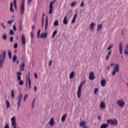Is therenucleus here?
Here are the masks:
<instances>
[{"instance_id": "obj_55", "label": "nucleus", "mask_w": 128, "mask_h": 128, "mask_svg": "<svg viewBox=\"0 0 128 128\" xmlns=\"http://www.w3.org/2000/svg\"><path fill=\"white\" fill-rule=\"evenodd\" d=\"M32 0H28V4H32Z\"/></svg>"}, {"instance_id": "obj_18", "label": "nucleus", "mask_w": 128, "mask_h": 128, "mask_svg": "<svg viewBox=\"0 0 128 128\" xmlns=\"http://www.w3.org/2000/svg\"><path fill=\"white\" fill-rule=\"evenodd\" d=\"M46 36H48V33L46 32H44V33H42L40 36V38H42V37L44 38H46Z\"/></svg>"}, {"instance_id": "obj_30", "label": "nucleus", "mask_w": 128, "mask_h": 128, "mask_svg": "<svg viewBox=\"0 0 128 128\" xmlns=\"http://www.w3.org/2000/svg\"><path fill=\"white\" fill-rule=\"evenodd\" d=\"M16 60H18V57L14 55V56H13L12 57L13 62H16Z\"/></svg>"}, {"instance_id": "obj_3", "label": "nucleus", "mask_w": 128, "mask_h": 128, "mask_svg": "<svg viewBox=\"0 0 128 128\" xmlns=\"http://www.w3.org/2000/svg\"><path fill=\"white\" fill-rule=\"evenodd\" d=\"M82 82H81L78 88V90L77 91V97L78 98H80V96H82Z\"/></svg>"}, {"instance_id": "obj_15", "label": "nucleus", "mask_w": 128, "mask_h": 128, "mask_svg": "<svg viewBox=\"0 0 128 128\" xmlns=\"http://www.w3.org/2000/svg\"><path fill=\"white\" fill-rule=\"evenodd\" d=\"M119 50H120V54H122V42H120Z\"/></svg>"}, {"instance_id": "obj_58", "label": "nucleus", "mask_w": 128, "mask_h": 128, "mask_svg": "<svg viewBox=\"0 0 128 128\" xmlns=\"http://www.w3.org/2000/svg\"><path fill=\"white\" fill-rule=\"evenodd\" d=\"M76 18H78V15L76 14H74L73 18L76 19Z\"/></svg>"}, {"instance_id": "obj_33", "label": "nucleus", "mask_w": 128, "mask_h": 128, "mask_svg": "<svg viewBox=\"0 0 128 128\" xmlns=\"http://www.w3.org/2000/svg\"><path fill=\"white\" fill-rule=\"evenodd\" d=\"M24 63H23L20 67V70H24Z\"/></svg>"}, {"instance_id": "obj_35", "label": "nucleus", "mask_w": 128, "mask_h": 128, "mask_svg": "<svg viewBox=\"0 0 128 128\" xmlns=\"http://www.w3.org/2000/svg\"><path fill=\"white\" fill-rule=\"evenodd\" d=\"M76 2H74L71 4V7L74 8V6H76Z\"/></svg>"}, {"instance_id": "obj_10", "label": "nucleus", "mask_w": 128, "mask_h": 128, "mask_svg": "<svg viewBox=\"0 0 128 128\" xmlns=\"http://www.w3.org/2000/svg\"><path fill=\"white\" fill-rule=\"evenodd\" d=\"M117 104H118L119 106L122 108L124 106V102L122 100H118L116 102Z\"/></svg>"}, {"instance_id": "obj_1", "label": "nucleus", "mask_w": 128, "mask_h": 128, "mask_svg": "<svg viewBox=\"0 0 128 128\" xmlns=\"http://www.w3.org/2000/svg\"><path fill=\"white\" fill-rule=\"evenodd\" d=\"M6 51L2 52V54H0V68H2L4 66V62L6 60Z\"/></svg>"}, {"instance_id": "obj_54", "label": "nucleus", "mask_w": 128, "mask_h": 128, "mask_svg": "<svg viewBox=\"0 0 128 128\" xmlns=\"http://www.w3.org/2000/svg\"><path fill=\"white\" fill-rule=\"evenodd\" d=\"M76 18H73L72 20V24H74V22H76Z\"/></svg>"}, {"instance_id": "obj_60", "label": "nucleus", "mask_w": 128, "mask_h": 128, "mask_svg": "<svg viewBox=\"0 0 128 128\" xmlns=\"http://www.w3.org/2000/svg\"><path fill=\"white\" fill-rule=\"evenodd\" d=\"M32 104H36V98H34L33 100Z\"/></svg>"}, {"instance_id": "obj_40", "label": "nucleus", "mask_w": 128, "mask_h": 128, "mask_svg": "<svg viewBox=\"0 0 128 128\" xmlns=\"http://www.w3.org/2000/svg\"><path fill=\"white\" fill-rule=\"evenodd\" d=\"M10 34H11V36L14 34V30H12V29L10 30Z\"/></svg>"}, {"instance_id": "obj_28", "label": "nucleus", "mask_w": 128, "mask_h": 128, "mask_svg": "<svg viewBox=\"0 0 128 128\" xmlns=\"http://www.w3.org/2000/svg\"><path fill=\"white\" fill-rule=\"evenodd\" d=\"M6 108H8L10 106V101L6 100Z\"/></svg>"}, {"instance_id": "obj_2", "label": "nucleus", "mask_w": 128, "mask_h": 128, "mask_svg": "<svg viewBox=\"0 0 128 128\" xmlns=\"http://www.w3.org/2000/svg\"><path fill=\"white\" fill-rule=\"evenodd\" d=\"M22 94L20 93L18 94V96H17L18 102H17V108L18 110L20 108V102H22Z\"/></svg>"}, {"instance_id": "obj_37", "label": "nucleus", "mask_w": 128, "mask_h": 128, "mask_svg": "<svg viewBox=\"0 0 128 128\" xmlns=\"http://www.w3.org/2000/svg\"><path fill=\"white\" fill-rule=\"evenodd\" d=\"M58 32V31L56 30H55L52 34V38H54V36L56 34V33Z\"/></svg>"}, {"instance_id": "obj_24", "label": "nucleus", "mask_w": 128, "mask_h": 128, "mask_svg": "<svg viewBox=\"0 0 128 128\" xmlns=\"http://www.w3.org/2000/svg\"><path fill=\"white\" fill-rule=\"evenodd\" d=\"M80 126H86V122L81 120L80 122Z\"/></svg>"}, {"instance_id": "obj_13", "label": "nucleus", "mask_w": 128, "mask_h": 128, "mask_svg": "<svg viewBox=\"0 0 128 128\" xmlns=\"http://www.w3.org/2000/svg\"><path fill=\"white\" fill-rule=\"evenodd\" d=\"M48 16H46L45 22V30H48Z\"/></svg>"}, {"instance_id": "obj_64", "label": "nucleus", "mask_w": 128, "mask_h": 128, "mask_svg": "<svg viewBox=\"0 0 128 128\" xmlns=\"http://www.w3.org/2000/svg\"><path fill=\"white\" fill-rule=\"evenodd\" d=\"M34 106H35V104H32V108H34Z\"/></svg>"}, {"instance_id": "obj_45", "label": "nucleus", "mask_w": 128, "mask_h": 128, "mask_svg": "<svg viewBox=\"0 0 128 128\" xmlns=\"http://www.w3.org/2000/svg\"><path fill=\"white\" fill-rule=\"evenodd\" d=\"M13 30H14V32H16V24H14L13 26Z\"/></svg>"}, {"instance_id": "obj_31", "label": "nucleus", "mask_w": 128, "mask_h": 128, "mask_svg": "<svg viewBox=\"0 0 128 128\" xmlns=\"http://www.w3.org/2000/svg\"><path fill=\"white\" fill-rule=\"evenodd\" d=\"M2 38L4 40H6L8 38V36H6V34H4V35L2 36Z\"/></svg>"}, {"instance_id": "obj_44", "label": "nucleus", "mask_w": 128, "mask_h": 128, "mask_svg": "<svg viewBox=\"0 0 128 128\" xmlns=\"http://www.w3.org/2000/svg\"><path fill=\"white\" fill-rule=\"evenodd\" d=\"M22 30V24L20 23V30Z\"/></svg>"}, {"instance_id": "obj_63", "label": "nucleus", "mask_w": 128, "mask_h": 128, "mask_svg": "<svg viewBox=\"0 0 128 128\" xmlns=\"http://www.w3.org/2000/svg\"><path fill=\"white\" fill-rule=\"evenodd\" d=\"M14 5L16 4V0H14Z\"/></svg>"}, {"instance_id": "obj_21", "label": "nucleus", "mask_w": 128, "mask_h": 128, "mask_svg": "<svg viewBox=\"0 0 128 128\" xmlns=\"http://www.w3.org/2000/svg\"><path fill=\"white\" fill-rule=\"evenodd\" d=\"M124 54H128V44L126 46V48L124 49Z\"/></svg>"}, {"instance_id": "obj_50", "label": "nucleus", "mask_w": 128, "mask_h": 128, "mask_svg": "<svg viewBox=\"0 0 128 128\" xmlns=\"http://www.w3.org/2000/svg\"><path fill=\"white\" fill-rule=\"evenodd\" d=\"M18 80L19 82L20 80H22V77L20 76H17Z\"/></svg>"}, {"instance_id": "obj_53", "label": "nucleus", "mask_w": 128, "mask_h": 128, "mask_svg": "<svg viewBox=\"0 0 128 128\" xmlns=\"http://www.w3.org/2000/svg\"><path fill=\"white\" fill-rule=\"evenodd\" d=\"M84 2H82L80 5V7L84 8Z\"/></svg>"}, {"instance_id": "obj_20", "label": "nucleus", "mask_w": 128, "mask_h": 128, "mask_svg": "<svg viewBox=\"0 0 128 128\" xmlns=\"http://www.w3.org/2000/svg\"><path fill=\"white\" fill-rule=\"evenodd\" d=\"M68 22L66 18V16H65L63 20V24H68Z\"/></svg>"}, {"instance_id": "obj_14", "label": "nucleus", "mask_w": 128, "mask_h": 128, "mask_svg": "<svg viewBox=\"0 0 128 128\" xmlns=\"http://www.w3.org/2000/svg\"><path fill=\"white\" fill-rule=\"evenodd\" d=\"M48 124L51 126L54 125V118H52L50 119V121L49 122Z\"/></svg>"}, {"instance_id": "obj_42", "label": "nucleus", "mask_w": 128, "mask_h": 128, "mask_svg": "<svg viewBox=\"0 0 128 128\" xmlns=\"http://www.w3.org/2000/svg\"><path fill=\"white\" fill-rule=\"evenodd\" d=\"M28 98V94H25L24 98V101L26 102V98Z\"/></svg>"}, {"instance_id": "obj_41", "label": "nucleus", "mask_w": 128, "mask_h": 128, "mask_svg": "<svg viewBox=\"0 0 128 128\" xmlns=\"http://www.w3.org/2000/svg\"><path fill=\"white\" fill-rule=\"evenodd\" d=\"M30 34L32 40V39L34 38V32L33 31L31 32L30 33Z\"/></svg>"}, {"instance_id": "obj_29", "label": "nucleus", "mask_w": 128, "mask_h": 128, "mask_svg": "<svg viewBox=\"0 0 128 128\" xmlns=\"http://www.w3.org/2000/svg\"><path fill=\"white\" fill-rule=\"evenodd\" d=\"M58 26V20H56L54 22V26Z\"/></svg>"}, {"instance_id": "obj_56", "label": "nucleus", "mask_w": 128, "mask_h": 128, "mask_svg": "<svg viewBox=\"0 0 128 128\" xmlns=\"http://www.w3.org/2000/svg\"><path fill=\"white\" fill-rule=\"evenodd\" d=\"M34 28H36V26L34 25H32V31L34 30Z\"/></svg>"}, {"instance_id": "obj_57", "label": "nucleus", "mask_w": 128, "mask_h": 128, "mask_svg": "<svg viewBox=\"0 0 128 128\" xmlns=\"http://www.w3.org/2000/svg\"><path fill=\"white\" fill-rule=\"evenodd\" d=\"M10 41L12 42H14V37L12 36L10 37Z\"/></svg>"}, {"instance_id": "obj_47", "label": "nucleus", "mask_w": 128, "mask_h": 128, "mask_svg": "<svg viewBox=\"0 0 128 128\" xmlns=\"http://www.w3.org/2000/svg\"><path fill=\"white\" fill-rule=\"evenodd\" d=\"M14 48H18V43H16L14 45Z\"/></svg>"}, {"instance_id": "obj_38", "label": "nucleus", "mask_w": 128, "mask_h": 128, "mask_svg": "<svg viewBox=\"0 0 128 128\" xmlns=\"http://www.w3.org/2000/svg\"><path fill=\"white\" fill-rule=\"evenodd\" d=\"M40 29H39L38 30V33H37V36L38 38H40Z\"/></svg>"}, {"instance_id": "obj_17", "label": "nucleus", "mask_w": 128, "mask_h": 128, "mask_svg": "<svg viewBox=\"0 0 128 128\" xmlns=\"http://www.w3.org/2000/svg\"><path fill=\"white\" fill-rule=\"evenodd\" d=\"M106 81L105 79H102V80H101L100 84L102 86H106Z\"/></svg>"}, {"instance_id": "obj_16", "label": "nucleus", "mask_w": 128, "mask_h": 128, "mask_svg": "<svg viewBox=\"0 0 128 128\" xmlns=\"http://www.w3.org/2000/svg\"><path fill=\"white\" fill-rule=\"evenodd\" d=\"M66 116H68V114H65L64 115H63L62 117L61 120L64 122L66 121Z\"/></svg>"}, {"instance_id": "obj_49", "label": "nucleus", "mask_w": 128, "mask_h": 128, "mask_svg": "<svg viewBox=\"0 0 128 128\" xmlns=\"http://www.w3.org/2000/svg\"><path fill=\"white\" fill-rule=\"evenodd\" d=\"M4 128H10V125H8V124H6Z\"/></svg>"}, {"instance_id": "obj_8", "label": "nucleus", "mask_w": 128, "mask_h": 128, "mask_svg": "<svg viewBox=\"0 0 128 128\" xmlns=\"http://www.w3.org/2000/svg\"><path fill=\"white\" fill-rule=\"evenodd\" d=\"M24 14V0H22L20 6V14Z\"/></svg>"}, {"instance_id": "obj_46", "label": "nucleus", "mask_w": 128, "mask_h": 128, "mask_svg": "<svg viewBox=\"0 0 128 128\" xmlns=\"http://www.w3.org/2000/svg\"><path fill=\"white\" fill-rule=\"evenodd\" d=\"M52 60H50L49 62L48 66H52Z\"/></svg>"}, {"instance_id": "obj_48", "label": "nucleus", "mask_w": 128, "mask_h": 128, "mask_svg": "<svg viewBox=\"0 0 128 128\" xmlns=\"http://www.w3.org/2000/svg\"><path fill=\"white\" fill-rule=\"evenodd\" d=\"M112 46H114V45H110L109 47H108V50H110L111 48H112Z\"/></svg>"}, {"instance_id": "obj_43", "label": "nucleus", "mask_w": 128, "mask_h": 128, "mask_svg": "<svg viewBox=\"0 0 128 128\" xmlns=\"http://www.w3.org/2000/svg\"><path fill=\"white\" fill-rule=\"evenodd\" d=\"M28 85L32 84V80L30 79H28Z\"/></svg>"}, {"instance_id": "obj_19", "label": "nucleus", "mask_w": 128, "mask_h": 128, "mask_svg": "<svg viewBox=\"0 0 128 128\" xmlns=\"http://www.w3.org/2000/svg\"><path fill=\"white\" fill-rule=\"evenodd\" d=\"M106 108V104L104 103V102H102L100 104V108H102L104 110V108Z\"/></svg>"}, {"instance_id": "obj_22", "label": "nucleus", "mask_w": 128, "mask_h": 128, "mask_svg": "<svg viewBox=\"0 0 128 128\" xmlns=\"http://www.w3.org/2000/svg\"><path fill=\"white\" fill-rule=\"evenodd\" d=\"M12 6H14V5L12 4V2L10 3V12H14V8H12Z\"/></svg>"}, {"instance_id": "obj_12", "label": "nucleus", "mask_w": 128, "mask_h": 128, "mask_svg": "<svg viewBox=\"0 0 128 128\" xmlns=\"http://www.w3.org/2000/svg\"><path fill=\"white\" fill-rule=\"evenodd\" d=\"M30 79V72H28V75L26 76V88L28 90V80Z\"/></svg>"}, {"instance_id": "obj_7", "label": "nucleus", "mask_w": 128, "mask_h": 128, "mask_svg": "<svg viewBox=\"0 0 128 128\" xmlns=\"http://www.w3.org/2000/svg\"><path fill=\"white\" fill-rule=\"evenodd\" d=\"M12 126V128H16V117H12L11 120Z\"/></svg>"}, {"instance_id": "obj_32", "label": "nucleus", "mask_w": 128, "mask_h": 128, "mask_svg": "<svg viewBox=\"0 0 128 128\" xmlns=\"http://www.w3.org/2000/svg\"><path fill=\"white\" fill-rule=\"evenodd\" d=\"M98 94V88H95L94 90V94Z\"/></svg>"}, {"instance_id": "obj_4", "label": "nucleus", "mask_w": 128, "mask_h": 128, "mask_svg": "<svg viewBox=\"0 0 128 128\" xmlns=\"http://www.w3.org/2000/svg\"><path fill=\"white\" fill-rule=\"evenodd\" d=\"M107 124H110L112 126H117L118 122L116 120L108 119L106 120Z\"/></svg>"}, {"instance_id": "obj_11", "label": "nucleus", "mask_w": 128, "mask_h": 128, "mask_svg": "<svg viewBox=\"0 0 128 128\" xmlns=\"http://www.w3.org/2000/svg\"><path fill=\"white\" fill-rule=\"evenodd\" d=\"M89 78L92 80H94V72H91L89 74Z\"/></svg>"}, {"instance_id": "obj_26", "label": "nucleus", "mask_w": 128, "mask_h": 128, "mask_svg": "<svg viewBox=\"0 0 128 128\" xmlns=\"http://www.w3.org/2000/svg\"><path fill=\"white\" fill-rule=\"evenodd\" d=\"M95 24L93 22H92L90 24V28L91 30H94V26Z\"/></svg>"}, {"instance_id": "obj_25", "label": "nucleus", "mask_w": 128, "mask_h": 128, "mask_svg": "<svg viewBox=\"0 0 128 128\" xmlns=\"http://www.w3.org/2000/svg\"><path fill=\"white\" fill-rule=\"evenodd\" d=\"M102 24H100L97 26L96 30L97 32H98V30H102Z\"/></svg>"}, {"instance_id": "obj_39", "label": "nucleus", "mask_w": 128, "mask_h": 128, "mask_svg": "<svg viewBox=\"0 0 128 128\" xmlns=\"http://www.w3.org/2000/svg\"><path fill=\"white\" fill-rule=\"evenodd\" d=\"M19 84H20V86H23L24 85V80H19Z\"/></svg>"}, {"instance_id": "obj_6", "label": "nucleus", "mask_w": 128, "mask_h": 128, "mask_svg": "<svg viewBox=\"0 0 128 128\" xmlns=\"http://www.w3.org/2000/svg\"><path fill=\"white\" fill-rule=\"evenodd\" d=\"M56 2V0H54L53 1H52L50 2V4L49 6V12H48L49 14H52V10H54L52 5L54 4V2Z\"/></svg>"}, {"instance_id": "obj_9", "label": "nucleus", "mask_w": 128, "mask_h": 128, "mask_svg": "<svg viewBox=\"0 0 128 128\" xmlns=\"http://www.w3.org/2000/svg\"><path fill=\"white\" fill-rule=\"evenodd\" d=\"M21 42L23 46H26V36H24V34H22V36L21 37Z\"/></svg>"}, {"instance_id": "obj_52", "label": "nucleus", "mask_w": 128, "mask_h": 128, "mask_svg": "<svg viewBox=\"0 0 128 128\" xmlns=\"http://www.w3.org/2000/svg\"><path fill=\"white\" fill-rule=\"evenodd\" d=\"M12 22H14V20H10V21H8V24H12Z\"/></svg>"}, {"instance_id": "obj_5", "label": "nucleus", "mask_w": 128, "mask_h": 128, "mask_svg": "<svg viewBox=\"0 0 128 128\" xmlns=\"http://www.w3.org/2000/svg\"><path fill=\"white\" fill-rule=\"evenodd\" d=\"M120 72V65L116 64L114 66V70L112 72V76H116V72Z\"/></svg>"}, {"instance_id": "obj_51", "label": "nucleus", "mask_w": 128, "mask_h": 128, "mask_svg": "<svg viewBox=\"0 0 128 128\" xmlns=\"http://www.w3.org/2000/svg\"><path fill=\"white\" fill-rule=\"evenodd\" d=\"M17 74H18L17 76H22V72H17Z\"/></svg>"}, {"instance_id": "obj_34", "label": "nucleus", "mask_w": 128, "mask_h": 128, "mask_svg": "<svg viewBox=\"0 0 128 128\" xmlns=\"http://www.w3.org/2000/svg\"><path fill=\"white\" fill-rule=\"evenodd\" d=\"M11 96L12 98H14V90H12L11 92Z\"/></svg>"}, {"instance_id": "obj_36", "label": "nucleus", "mask_w": 128, "mask_h": 128, "mask_svg": "<svg viewBox=\"0 0 128 128\" xmlns=\"http://www.w3.org/2000/svg\"><path fill=\"white\" fill-rule=\"evenodd\" d=\"M8 56H9V58H12V51L8 50Z\"/></svg>"}, {"instance_id": "obj_59", "label": "nucleus", "mask_w": 128, "mask_h": 128, "mask_svg": "<svg viewBox=\"0 0 128 128\" xmlns=\"http://www.w3.org/2000/svg\"><path fill=\"white\" fill-rule=\"evenodd\" d=\"M1 26H2L4 28H6V26H4V22L1 23Z\"/></svg>"}, {"instance_id": "obj_61", "label": "nucleus", "mask_w": 128, "mask_h": 128, "mask_svg": "<svg viewBox=\"0 0 128 128\" xmlns=\"http://www.w3.org/2000/svg\"><path fill=\"white\" fill-rule=\"evenodd\" d=\"M112 54V50L108 52V54L107 56H110Z\"/></svg>"}, {"instance_id": "obj_62", "label": "nucleus", "mask_w": 128, "mask_h": 128, "mask_svg": "<svg viewBox=\"0 0 128 128\" xmlns=\"http://www.w3.org/2000/svg\"><path fill=\"white\" fill-rule=\"evenodd\" d=\"M110 58V56L108 55H107L106 56V60H108V58Z\"/></svg>"}, {"instance_id": "obj_23", "label": "nucleus", "mask_w": 128, "mask_h": 128, "mask_svg": "<svg viewBox=\"0 0 128 128\" xmlns=\"http://www.w3.org/2000/svg\"><path fill=\"white\" fill-rule=\"evenodd\" d=\"M108 126V124H103L101 125L100 128H107Z\"/></svg>"}, {"instance_id": "obj_27", "label": "nucleus", "mask_w": 128, "mask_h": 128, "mask_svg": "<svg viewBox=\"0 0 128 128\" xmlns=\"http://www.w3.org/2000/svg\"><path fill=\"white\" fill-rule=\"evenodd\" d=\"M74 72H72L70 74V78H74Z\"/></svg>"}]
</instances>
